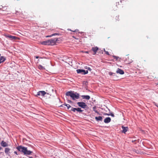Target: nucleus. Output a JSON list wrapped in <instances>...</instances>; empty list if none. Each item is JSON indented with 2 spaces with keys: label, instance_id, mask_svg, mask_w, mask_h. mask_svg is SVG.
I'll return each instance as SVG.
<instances>
[{
  "label": "nucleus",
  "instance_id": "1",
  "mask_svg": "<svg viewBox=\"0 0 158 158\" xmlns=\"http://www.w3.org/2000/svg\"><path fill=\"white\" fill-rule=\"evenodd\" d=\"M16 149L19 152H23L25 155H30L32 153V151L28 150L27 148L22 146L17 147Z\"/></svg>",
  "mask_w": 158,
  "mask_h": 158
},
{
  "label": "nucleus",
  "instance_id": "2",
  "mask_svg": "<svg viewBox=\"0 0 158 158\" xmlns=\"http://www.w3.org/2000/svg\"><path fill=\"white\" fill-rule=\"evenodd\" d=\"M67 96H69L73 100H75V99H78L79 98V94L78 93H74L73 91H70L67 92L66 94Z\"/></svg>",
  "mask_w": 158,
  "mask_h": 158
},
{
  "label": "nucleus",
  "instance_id": "3",
  "mask_svg": "<svg viewBox=\"0 0 158 158\" xmlns=\"http://www.w3.org/2000/svg\"><path fill=\"white\" fill-rule=\"evenodd\" d=\"M0 10L3 12L2 14L4 15H7L11 12L10 8L6 6H2L0 7Z\"/></svg>",
  "mask_w": 158,
  "mask_h": 158
},
{
  "label": "nucleus",
  "instance_id": "4",
  "mask_svg": "<svg viewBox=\"0 0 158 158\" xmlns=\"http://www.w3.org/2000/svg\"><path fill=\"white\" fill-rule=\"evenodd\" d=\"M133 58L132 56L128 55L126 57L124 61L126 62V63L130 64L133 62Z\"/></svg>",
  "mask_w": 158,
  "mask_h": 158
},
{
  "label": "nucleus",
  "instance_id": "5",
  "mask_svg": "<svg viewBox=\"0 0 158 158\" xmlns=\"http://www.w3.org/2000/svg\"><path fill=\"white\" fill-rule=\"evenodd\" d=\"M76 71L78 73H80L82 74H85L88 73V70H85L82 69H77L76 70Z\"/></svg>",
  "mask_w": 158,
  "mask_h": 158
},
{
  "label": "nucleus",
  "instance_id": "6",
  "mask_svg": "<svg viewBox=\"0 0 158 158\" xmlns=\"http://www.w3.org/2000/svg\"><path fill=\"white\" fill-rule=\"evenodd\" d=\"M77 104L79 107L83 108H85L87 106V105L83 102H79L77 103Z\"/></svg>",
  "mask_w": 158,
  "mask_h": 158
},
{
  "label": "nucleus",
  "instance_id": "7",
  "mask_svg": "<svg viewBox=\"0 0 158 158\" xmlns=\"http://www.w3.org/2000/svg\"><path fill=\"white\" fill-rule=\"evenodd\" d=\"M57 40L56 39H51L48 40V41L49 42V45H54L56 44V42L57 41Z\"/></svg>",
  "mask_w": 158,
  "mask_h": 158
},
{
  "label": "nucleus",
  "instance_id": "8",
  "mask_svg": "<svg viewBox=\"0 0 158 158\" xmlns=\"http://www.w3.org/2000/svg\"><path fill=\"white\" fill-rule=\"evenodd\" d=\"M5 36L6 38H9L11 40H16L17 39H19V38L17 37L12 36L11 35H5Z\"/></svg>",
  "mask_w": 158,
  "mask_h": 158
},
{
  "label": "nucleus",
  "instance_id": "9",
  "mask_svg": "<svg viewBox=\"0 0 158 158\" xmlns=\"http://www.w3.org/2000/svg\"><path fill=\"white\" fill-rule=\"evenodd\" d=\"M46 93H47L44 91H39L37 92V94L36 95V96H38L39 95L44 96L46 94Z\"/></svg>",
  "mask_w": 158,
  "mask_h": 158
},
{
  "label": "nucleus",
  "instance_id": "10",
  "mask_svg": "<svg viewBox=\"0 0 158 158\" xmlns=\"http://www.w3.org/2000/svg\"><path fill=\"white\" fill-rule=\"evenodd\" d=\"M122 128L123 129L122 132L124 133H125L128 130V128L127 127H124L123 126H122Z\"/></svg>",
  "mask_w": 158,
  "mask_h": 158
},
{
  "label": "nucleus",
  "instance_id": "11",
  "mask_svg": "<svg viewBox=\"0 0 158 158\" xmlns=\"http://www.w3.org/2000/svg\"><path fill=\"white\" fill-rule=\"evenodd\" d=\"M111 118H110L108 117L106 118L104 120V122L105 123H107L110 122L111 121Z\"/></svg>",
  "mask_w": 158,
  "mask_h": 158
},
{
  "label": "nucleus",
  "instance_id": "12",
  "mask_svg": "<svg viewBox=\"0 0 158 158\" xmlns=\"http://www.w3.org/2000/svg\"><path fill=\"white\" fill-rule=\"evenodd\" d=\"M1 145L3 147H6L8 146V144L4 141H2L1 143Z\"/></svg>",
  "mask_w": 158,
  "mask_h": 158
},
{
  "label": "nucleus",
  "instance_id": "13",
  "mask_svg": "<svg viewBox=\"0 0 158 158\" xmlns=\"http://www.w3.org/2000/svg\"><path fill=\"white\" fill-rule=\"evenodd\" d=\"M116 72L117 73H119L120 74H123L124 73L123 70L119 68L118 69V70L116 71Z\"/></svg>",
  "mask_w": 158,
  "mask_h": 158
},
{
  "label": "nucleus",
  "instance_id": "14",
  "mask_svg": "<svg viewBox=\"0 0 158 158\" xmlns=\"http://www.w3.org/2000/svg\"><path fill=\"white\" fill-rule=\"evenodd\" d=\"M10 149L8 148H6L5 149V153L7 155H9L10 154Z\"/></svg>",
  "mask_w": 158,
  "mask_h": 158
},
{
  "label": "nucleus",
  "instance_id": "15",
  "mask_svg": "<svg viewBox=\"0 0 158 158\" xmlns=\"http://www.w3.org/2000/svg\"><path fill=\"white\" fill-rule=\"evenodd\" d=\"M81 97L83 99H85L87 100H89L90 98V97L89 95H82Z\"/></svg>",
  "mask_w": 158,
  "mask_h": 158
},
{
  "label": "nucleus",
  "instance_id": "16",
  "mask_svg": "<svg viewBox=\"0 0 158 158\" xmlns=\"http://www.w3.org/2000/svg\"><path fill=\"white\" fill-rule=\"evenodd\" d=\"M98 47H93L92 48V50L94 52V54H96L97 51L98 50Z\"/></svg>",
  "mask_w": 158,
  "mask_h": 158
},
{
  "label": "nucleus",
  "instance_id": "17",
  "mask_svg": "<svg viewBox=\"0 0 158 158\" xmlns=\"http://www.w3.org/2000/svg\"><path fill=\"white\" fill-rule=\"evenodd\" d=\"M95 119L97 121H102V116H99L98 117H95Z\"/></svg>",
  "mask_w": 158,
  "mask_h": 158
},
{
  "label": "nucleus",
  "instance_id": "18",
  "mask_svg": "<svg viewBox=\"0 0 158 158\" xmlns=\"http://www.w3.org/2000/svg\"><path fill=\"white\" fill-rule=\"evenodd\" d=\"M49 42L48 41V40L46 41L42 42L41 43V44L43 45H49Z\"/></svg>",
  "mask_w": 158,
  "mask_h": 158
},
{
  "label": "nucleus",
  "instance_id": "19",
  "mask_svg": "<svg viewBox=\"0 0 158 158\" xmlns=\"http://www.w3.org/2000/svg\"><path fill=\"white\" fill-rule=\"evenodd\" d=\"M64 106H65L67 107V109H69V108L70 107H71V106L69 104H64L61 105V106L62 107H64Z\"/></svg>",
  "mask_w": 158,
  "mask_h": 158
},
{
  "label": "nucleus",
  "instance_id": "20",
  "mask_svg": "<svg viewBox=\"0 0 158 158\" xmlns=\"http://www.w3.org/2000/svg\"><path fill=\"white\" fill-rule=\"evenodd\" d=\"M119 16L118 15L116 16L114 19V20L115 22L119 21Z\"/></svg>",
  "mask_w": 158,
  "mask_h": 158
},
{
  "label": "nucleus",
  "instance_id": "21",
  "mask_svg": "<svg viewBox=\"0 0 158 158\" xmlns=\"http://www.w3.org/2000/svg\"><path fill=\"white\" fill-rule=\"evenodd\" d=\"M5 60V58L3 56H1L0 58V63L4 62Z\"/></svg>",
  "mask_w": 158,
  "mask_h": 158
},
{
  "label": "nucleus",
  "instance_id": "22",
  "mask_svg": "<svg viewBox=\"0 0 158 158\" xmlns=\"http://www.w3.org/2000/svg\"><path fill=\"white\" fill-rule=\"evenodd\" d=\"M59 35L58 33H55L53 34L52 35H50L47 36H46V37H51L52 36H54V35Z\"/></svg>",
  "mask_w": 158,
  "mask_h": 158
},
{
  "label": "nucleus",
  "instance_id": "23",
  "mask_svg": "<svg viewBox=\"0 0 158 158\" xmlns=\"http://www.w3.org/2000/svg\"><path fill=\"white\" fill-rule=\"evenodd\" d=\"M76 111L78 112H82L83 111V110H81V109L80 108L78 107L76 108Z\"/></svg>",
  "mask_w": 158,
  "mask_h": 158
},
{
  "label": "nucleus",
  "instance_id": "24",
  "mask_svg": "<svg viewBox=\"0 0 158 158\" xmlns=\"http://www.w3.org/2000/svg\"><path fill=\"white\" fill-rule=\"evenodd\" d=\"M76 108L72 107L71 108V110L75 112L76 111Z\"/></svg>",
  "mask_w": 158,
  "mask_h": 158
},
{
  "label": "nucleus",
  "instance_id": "25",
  "mask_svg": "<svg viewBox=\"0 0 158 158\" xmlns=\"http://www.w3.org/2000/svg\"><path fill=\"white\" fill-rule=\"evenodd\" d=\"M113 57L114 58V59H116V60H117L119 58V57L117 56H113Z\"/></svg>",
  "mask_w": 158,
  "mask_h": 158
},
{
  "label": "nucleus",
  "instance_id": "26",
  "mask_svg": "<svg viewBox=\"0 0 158 158\" xmlns=\"http://www.w3.org/2000/svg\"><path fill=\"white\" fill-rule=\"evenodd\" d=\"M96 106H94L93 108V110L95 111V112L96 113V111H97V110H96Z\"/></svg>",
  "mask_w": 158,
  "mask_h": 158
},
{
  "label": "nucleus",
  "instance_id": "27",
  "mask_svg": "<svg viewBox=\"0 0 158 158\" xmlns=\"http://www.w3.org/2000/svg\"><path fill=\"white\" fill-rule=\"evenodd\" d=\"M71 31H72L73 32H78L79 30L78 29H76L74 31H72L71 30H70Z\"/></svg>",
  "mask_w": 158,
  "mask_h": 158
},
{
  "label": "nucleus",
  "instance_id": "28",
  "mask_svg": "<svg viewBox=\"0 0 158 158\" xmlns=\"http://www.w3.org/2000/svg\"><path fill=\"white\" fill-rule=\"evenodd\" d=\"M109 74L110 76H112V75H113V74H115V73H112V72H110L109 73Z\"/></svg>",
  "mask_w": 158,
  "mask_h": 158
},
{
  "label": "nucleus",
  "instance_id": "29",
  "mask_svg": "<svg viewBox=\"0 0 158 158\" xmlns=\"http://www.w3.org/2000/svg\"><path fill=\"white\" fill-rule=\"evenodd\" d=\"M105 52L106 54L108 55H110L108 52L106 51H105Z\"/></svg>",
  "mask_w": 158,
  "mask_h": 158
},
{
  "label": "nucleus",
  "instance_id": "30",
  "mask_svg": "<svg viewBox=\"0 0 158 158\" xmlns=\"http://www.w3.org/2000/svg\"><path fill=\"white\" fill-rule=\"evenodd\" d=\"M67 101H68V103H72V102L71 101L69 100H67Z\"/></svg>",
  "mask_w": 158,
  "mask_h": 158
},
{
  "label": "nucleus",
  "instance_id": "31",
  "mask_svg": "<svg viewBox=\"0 0 158 158\" xmlns=\"http://www.w3.org/2000/svg\"><path fill=\"white\" fill-rule=\"evenodd\" d=\"M110 115H111L113 117H114V114L112 113H111L110 114Z\"/></svg>",
  "mask_w": 158,
  "mask_h": 158
},
{
  "label": "nucleus",
  "instance_id": "32",
  "mask_svg": "<svg viewBox=\"0 0 158 158\" xmlns=\"http://www.w3.org/2000/svg\"><path fill=\"white\" fill-rule=\"evenodd\" d=\"M104 115H107L108 116L110 115V114H107V113H106L104 114Z\"/></svg>",
  "mask_w": 158,
  "mask_h": 158
},
{
  "label": "nucleus",
  "instance_id": "33",
  "mask_svg": "<svg viewBox=\"0 0 158 158\" xmlns=\"http://www.w3.org/2000/svg\"><path fill=\"white\" fill-rule=\"evenodd\" d=\"M14 153L16 154V155H19V154L17 153V152H16V151H15L14 152Z\"/></svg>",
  "mask_w": 158,
  "mask_h": 158
},
{
  "label": "nucleus",
  "instance_id": "34",
  "mask_svg": "<svg viewBox=\"0 0 158 158\" xmlns=\"http://www.w3.org/2000/svg\"><path fill=\"white\" fill-rule=\"evenodd\" d=\"M137 141V140H132V142L133 143H134V142H135V141Z\"/></svg>",
  "mask_w": 158,
  "mask_h": 158
},
{
  "label": "nucleus",
  "instance_id": "35",
  "mask_svg": "<svg viewBox=\"0 0 158 158\" xmlns=\"http://www.w3.org/2000/svg\"><path fill=\"white\" fill-rule=\"evenodd\" d=\"M72 37H73V38H74V39H76L78 40V38H76V37H75V36H72Z\"/></svg>",
  "mask_w": 158,
  "mask_h": 158
},
{
  "label": "nucleus",
  "instance_id": "36",
  "mask_svg": "<svg viewBox=\"0 0 158 158\" xmlns=\"http://www.w3.org/2000/svg\"><path fill=\"white\" fill-rule=\"evenodd\" d=\"M119 5V2H116V6H117V5Z\"/></svg>",
  "mask_w": 158,
  "mask_h": 158
},
{
  "label": "nucleus",
  "instance_id": "37",
  "mask_svg": "<svg viewBox=\"0 0 158 158\" xmlns=\"http://www.w3.org/2000/svg\"><path fill=\"white\" fill-rule=\"evenodd\" d=\"M96 113H97L98 114H99V113L98 111H96Z\"/></svg>",
  "mask_w": 158,
  "mask_h": 158
},
{
  "label": "nucleus",
  "instance_id": "38",
  "mask_svg": "<svg viewBox=\"0 0 158 158\" xmlns=\"http://www.w3.org/2000/svg\"><path fill=\"white\" fill-rule=\"evenodd\" d=\"M84 52L85 53H89V52H88V51H86V52Z\"/></svg>",
  "mask_w": 158,
  "mask_h": 158
},
{
  "label": "nucleus",
  "instance_id": "39",
  "mask_svg": "<svg viewBox=\"0 0 158 158\" xmlns=\"http://www.w3.org/2000/svg\"><path fill=\"white\" fill-rule=\"evenodd\" d=\"M35 57L36 59H38L39 58V57L38 56H36Z\"/></svg>",
  "mask_w": 158,
  "mask_h": 158
},
{
  "label": "nucleus",
  "instance_id": "40",
  "mask_svg": "<svg viewBox=\"0 0 158 158\" xmlns=\"http://www.w3.org/2000/svg\"><path fill=\"white\" fill-rule=\"evenodd\" d=\"M88 69L89 70H91V69L90 68H88Z\"/></svg>",
  "mask_w": 158,
  "mask_h": 158
},
{
  "label": "nucleus",
  "instance_id": "41",
  "mask_svg": "<svg viewBox=\"0 0 158 158\" xmlns=\"http://www.w3.org/2000/svg\"><path fill=\"white\" fill-rule=\"evenodd\" d=\"M2 149V148L1 147H0V150H1Z\"/></svg>",
  "mask_w": 158,
  "mask_h": 158
},
{
  "label": "nucleus",
  "instance_id": "42",
  "mask_svg": "<svg viewBox=\"0 0 158 158\" xmlns=\"http://www.w3.org/2000/svg\"><path fill=\"white\" fill-rule=\"evenodd\" d=\"M105 51H106L105 50V49H104V51L105 52Z\"/></svg>",
  "mask_w": 158,
  "mask_h": 158
},
{
  "label": "nucleus",
  "instance_id": "43",
  "mask_svg": "<svg viewBox=\"0 0 158 158\" xmlns=\"http://www.w3.org/2000/svg\"><path fill=\"white\" fill-rule=\"evenodd\" d=\"M30 158H32V157H30Z\"/></svg>",
  "mask_w": 158,
  "mask_h": 158
},
{
  "label": "nucleus",
  "instance_id": "44",
  "mask_svg": "<svg viewBox=\"0 0 158 158\" xmlns=\"http://www.w3.org/2000/svg\"><path fill=\"white\" fill-rule=\"evenodd\" d=\"M134 144H136V143H135Z\"/></svg>",
  "mask_w": 158,
  "mask_h": 158
},
{
  "label": "nucleus",
  "instance_id": "45",
  "mask_svg": "<svg viewBox=\"0 0 158 158\" xmlns=\"http://www.w3.org/2000/svg\"><path fill=\"white\" fill-rule=\"evenodd\" d=\"M120 2H121V3L122 2V1H120Z\"/></svg>",
  "mask_w": 158,
  "mask_h": 158
},
{
  "label": "nucleus",
  "instance_id": "46",
  "mask_svg": "<svg viewBox=\"0 0 158 158\" xmlns=\"http://www.w3.org/2000/svg\"><path fill=\"white\" fill-rule=\"evenodd\" d=\"M157 107H158V106H157Z\"/></svg>",
  "mask_w": 158,
  "mask_h": 158
}]
</instances>
